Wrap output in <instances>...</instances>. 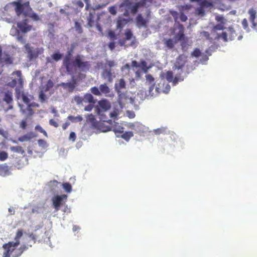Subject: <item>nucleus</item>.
<instances>
[{
  "label": "nucleus",
  "mask_w": 257,
  "mask_h": 257,
  "mask_svg": "<svg viewBox=\"0 0 257 257\" xmlns=\"http://www.w3.org/2000/svg\"><path fill=\"white\" fill-rule=\"evenodd\" d=\"M75 47V45L72 44L70 47L68 48L63 60V65L65 67L67 73H71L74 70H79L80 72H86L89 69V63L84 61V56L80 54H77L73 57Z\"/></svg>",
  "instance_id": "f257e3e1"
},
{
  "label": "nucleus",
  "mask_w": 257,
  "mask_h": 257,
  "mask_svg": "<svg viewBox=\"0 0 257 257\" xmlns=\"http://www.w3.org/2000/svg\"><path fill=\"white\" fill-rule=\"evenodd\" d=\"M12 5L15 7V11L18 16L23 14L26 16H29L35 21L40 20L39 16L30 7L29 2L22 3V1L19 0L13 2Z\"/></svg>",
  "instance_id": "f03ea898"
},
{
  "label": "nucleus",
  "mask_w": 257,
  "mask_h": 257,
  "mask_svg": "<svg viewBox=\"0 0 257 257\" xmlns=\"http://www.w3.org/2000/svg\"><path fill=\"white\" fill-rule=\"evenodd\" d=\"M117 94V103L119 104L120 105H121L124 107L126 104L130 103L131 104L134 105V108L136 110L139 109V107L137 104L138 99L136 98V97L133 98L132 97H130L127 91L121 92Z\"/></svg>",
  "instance_id": "7ed1b4c3"
},
{
  "label": "nucleus",
  "mask_w": 257,
  "mask_h": 257,
  "mask_svg": "<svg viewBox=\"0 0 257 257\" xmlns=\"http://www.w3.org/2000/svg\"><path fill=\"white\" fill-rule=\"evenodd\" d=\"M80 72L79 70H74L71 73H67L71 75V81L68 82H61L59 85L62 86L64 89L67 90L69 92H72L77 86V79L75 76V74Z\"/></svg>",
  "instance_id": "20e7f679"
},
{
  "label": "nucleus",
  "mask_w": 257,
  "mask_h": 257,
  "mask_svg": "<svg viewBox=\"0 0 257 257\" xmlns=\"http://www.w3.org/2000/svg\"><path fill=\"white\" fill-rule=\"evenodd\" d=\"M91 92L96 96H101L104 94L106 97H112L113 96L110 94L111 89L106 83L101 84L98 87L93 86L90 89Z\"/></svg>",
  "instance_id": "39448f33"
},
{
  "label": "nucleus",
  "mask_w": 257,
  "mask_h": 257,
  "mask_svg": "<svg viewBox=\"0 0 257 257\" xmlns=\"http://www.w3.org/2000/svg\"><path fill=\"white\" fill-rule=\"evenodd\" d=\"M25 52L28 55V58L30 61H32L38 57L43 52L42 49L39 48H34L31 46L29 44H26L24 46Z\"/></svg>",
  "instance_id": "423d86ee"
},
{
  "label": "nucleus",
  "mask_w": 257,
  "mask_h": 257,
  "mask_svg": "<svg viewBox=\"0 0 257 257\" xmlns=\"http://www.w3.org/2000/svg\"><path fill=\"white\" fill-rule=\"evenodd\" d=\"M20 241H10L8 243H5L3 247L5 249L3 253V257H10V254L20 244Z\"/></svg>",
  "instance_id": "0eeeda50"
},
{
  "label": "nucleus",
  "mask_w": 257,
  "mask_h": 257,
  "mask_svg": "<svg viewBox=\"0 0 257 257\" xmlns=\"http://www.w3.org/2000/svg\"><path fill=\"white\" fill-rule=\"evenodd\" d=\"M120 8L125 7L127 8L133 15L136 14L140 7L137 3H134L130 0H123L119 5Z\"/></svg>",
  "instance_id": "6e6552de"
},
{
  "label": "nucleus",
  "mask_w": 257,
  "mask_h": 257,
  "mask_svg": "<svg viewBox=\"0 0 257 257\" xmlns=\"http://www.w3.org/2000/svg\"><path fill=\"white\" fill-rule=\"evenodd\" d=\"M66 195H54L51 199L52 202V205L57 211L60 209V208L64 203V200L67 199Z\"/></svg>",
  "instance_id": "1a4fd4ad"
},
{
  "label": "nucleus",
  "mask_w": 257,
  "mask_h": 257,
  "mask_svg": "<svg viewBox=\"0 0 257 257\" xmlns=\"http://www.w3.org/2000/svg\"><path fill=\"white\" fill-rule=\"evenodd\" d=\"M132 66L133 68H141L142 72L144 73H147L151 68V67H148L147 63L144 60H141L140 62L136 60H133L132 62Z\"/></svg>",
  "instance_id": "9d476101"
},
{
  "label": "nucleus",
  "mask_w": 257,
  "mask_h": 257,
  "mask_svg": "<svg viewBox=\"0 0 257 257\" xmlns=\"http://www.w3.org/2000/svg\"><path fill=\"white\" fill-rule=\"evenodd\" d=\"M114 89L117 94L127 91L128 88L124 79L121 78L115 83Z\"/></svg>",
  "instance_id": "9b49d317"
},
{
  "label": "nucleus",
  "mask_w": 257,
  "mask_h": 257,
  "mask_svg": "<svg viewBox=\"0 0 257 257\" xmlns=\"http://www.w3.org/2000/svg\"><path fill=\"white\" fill-rule=\"evenodd\" d=\"M17 27L19 28L18 31H21L23 33H26L31 31L32 26L28 25V20H24L23 22L17 23Z\"/></svg>",
  "instance_id": "f8f14e48"
},
{
  "label": "nucleus",
  "mask_w": 257,
  "mask_h": 257,
  "mask_svg": "<svg viewBox=\"0 0 257 257\" xmlns=\"http://www.w3.org/2000/svg\"><path fill=\"white\" fill-rule=\"evenodd\" d=\"M152 97V95L150 96L147 94V92L145 90L141 89L139 91L137 97H136V98L138 99L137 104L139 105L141 103V102H142L145 99H149Z\"/></svg>",
  "instance_id": "ddd939ff"
},
{
  "label": "nucleus",
  "mask_w": 257,
  "mask_h": 257,
  "mask_svg": "<svg viewBox=\"0 0 257 257\" xmlns=\"http://www.w3.org/2000/svg\"><path fill=\"white\" fill-rule=\"evenodd\" d=\"M133 38V34L132 31L129 29H126L124 32V38L119 40L118 41V44L120 46H125L126 41L131 40Z\"/></svg>",
  "instance_id": "4468645a"
},
{
  "label": "nucleus",
  "mask_w": 257,
  "mask_h": 257,
  "mask_svg": "<svg viewBox=\"0 0 257 257\" xmlns=\"http://www.w3.org/2000/svg\"><path fill=\"white\" fill-rule=\"evenodd\" d=\"M123 108V106L120 105L117 102L114 103L113 110L109 113L110 117L113 118H116Z\"/></svg>",
  "instance_id": "2eb2a0df"
},
{
  "label": "nucleus",
  "mask_w": 257,
  "mask_h": 257,
  "mask_svg": "<svg viewBox=\"0 0 257 257\" xmlns=\"http://www.w3.org/2000/svg\"><path fill=\"white\" fill-rule=\"evenodd\" d=\"M98 105L102 109V110H103L105 111L108 110L111 108L110 103L105 98H103L98 101Z\"/></svg>",
  "instance_id": "dca6fc26"
},
{
  "label": "nucleus",
  "mask_w": 257,
  "mask_h": 257,
  "mask_svg": "<svg viewBox=\"0 0 257 257\" xmlns=\"http://www.w3.org/2000/svg\"><path fill=\"white\" fill-rule=\"evenodd\" d=\"M102 77L106 79L109 83H111L113 80L112 73L110 69H105L101 73Z\"/></svg>",
  "instance_id": "f3484780"
},
{
  "label": "nucleus",
  "mask_w": 257,
  "mask_h": 257,
  "mask_svg": "<svg viewBox=\"0 0 257 257\" xmlns=\"http://www.w3.org/2000/svg\"><path fill=\"white\" fill-rule=\"evenodd\" d=\"M36 135L33 132H30L27 134L19 137L18 140L21 142L30 141L31 139L35 138Z\"/></svg>",
  "instance_id": "a211bd4d"
},
{
  "label": "nucleus",
  "mask_w": 257,
  "mask_h": 257,
  "mask_svg": "<svg viewBox=\"0 0 257 257\" xmlns=\"http://www.w3.org/2000/svg\"><path fill=\"white\" fill-rule=\"evenodd\" d=\"M160 78L161 80L160 82L158 83V85L156 86L155 90L158 93H160L161 90H163V87L165 84V73H161L160 74Z\"/></svg>",
  "instance_id": "6ab92c4d"
},
{
  "label": "nucleus",
  "mask_w": 257,
  "mask_h": 257,
  "mask_svg": "<svg viewBox=\"0 0 257 257\" xmlns=\"http://www.w3.org/2000/svg\"><path fill=\"white\" fill-rule=\"evenodd\" d=\"M165 78L170 82H172L173 85H175L177 83V77H173V73L171 71H168L165 74Z\"/></svg>",
  "instance_id": "aec40b11"
},
{
  "label": "nucleus",
  "mask_w": 257,
  "mask_h": 257,
  "mask_svg": "<svg viewBox=\"0 0 257 257\" xmlns=\"http://www.w3.org/2000/svg\"><path fill=\"white\" fill-rule=\"evenodd\" d=\"M126 125L128 128L137 132L141 131L143 128L142 125L138 122L127 123Z\"/></svg>",
  "instance_id": "412c9836"
},
{
  "label": "nucleus",
  "mask_w": 257,
  "mask_h": 257,
  "mask_svg": "<svg viewBox=\"0 0 257 257\" xmlns=\"http://www.w3.org/2000/svg\"><path fill=\"white\" fill-rule=\"evenodd\" d=\"M83 101L84 102H88L92 104H94L96 102V99H95L94 97L90 93H86L85 94Z\"/></svg>",
  "instance_id": "4be33fe9"
},
{
  "label": "nucleus",
  "mask_w": 257,
  "mask_h": 257,
  "mask_svg": "<svg viewBox=\"0 0 257 257\" xmlns=\"http://www.w3.org/2000/svg\"><path fill=\"white\" fill-rule=\"evenodd\" d=\"M29 248L28 245L26 244H23L21 245L17 251L15 252V254L13 255V257H19L21 255L23 252Z\"/></svg>",
  "instance_id": "5701e85b"
},
{
  "label": "nucleus",
  "mask_w": 257,
  "mask_h": 257,
  "mask_svg": "<svg viewBox=\"0 0 257 257\" xmlns=\"http://www.w3.org/2000/svg\"><path fill=\"white\" fill-rule=\"evenodd\" d=\"M127 23L128 21L126 19L121 17H118L116 23L117 29H122Z\"/></svg>",
  "instance_id": "b1692460"
},
{
  "label": "nucleus",
  "mask_w": 257,
  "mask_h": 257,
  "mask_svg": "<svg viewBox=\"0 0 257 257\" xmlns=\"http://www.w3.org/2000/svg\"><path fill=\"white\" fill-rule=\"evenodd\" d=\"M0 61L2 62H5L8 64H11L13 62L11 57L8 54H6L3 57L2 56L0 59Z\"/></svg>",
  "instance_id": "393cba45"
},
{
  "label": "nucleus",
  "mask_w": 257,
  "mask_h": 257,
  "mask_svg": "<svg viewBox=\"0 0 257 257\" xmlns=\"http://www.w3.org/2000/svg\"><path fill=\"white\" fill-rule=\"evenodd\" d=\"M4 101L8 104L11 103L13 101L12 93L9 91L6 92L4 95Z\"/></svg>",
  "instance_id": "a878e982"
},
{
  "label": "nucleus",
  "mask_w": 257,
  "mask_h": 257,
  "mask_svg": "<svg viewBox=\"0 0 257 257\" xmlns=\"http://www.w3.org/2000/svg\"><path fill=\"white\" fill-rule=\"evenodd\" d=\"M136 21L137 23L142 27H145L147 24V21L143 17L142 15H139L137 18Z\"/></svg>",
  "instance_id": "bb28decb"
},
{
  "label": "nucleus",
  "mask_w": 257,
  "mask_h": 257,
  "mask_svg": "<svg viewBox=\"0 0 257 257\" xmlns=\"http://www.w3.org/2000/svg\"><path fill=\"white\" fill-rule=\"evenodd\" d=\"M9 172L8 166L5 164L0 165V175L1 176H6Z\"/></svg>",
  "instance_id": "cd10ccee"
},
{
  "label": "nucleus",
  "mask_w": 257,
  "mask_h": 257,
  "mask_svg": "<svg viewBox=\"0 0 257 257\" xmlns=\"http://www.w3.org/2000/svg\"><path fill=\"white\" fill-rule=\"evenodd\" d=\"M134 136L132 132H125V133H122L119 137H121L126 141H128L131 137Z\"/></svg>",
  "instance_id": "c85d7f7f"
},
{
  "label": "nucleus",
  "mask_w": 257,
  "mask_h": 257,
  "mask_svg": "<svg viewBox=\"0 0 257 257\" xmlns=\"http://www.w3.org/2000/svg\"><path fill=\"white\" fill-rule=\"evenodd\" d=\"M63 55L60 52H54L52 55L51 57L55 61H58L62 59Z\"/></svg>",
  "instance_id": "c756f323"
},
{
  "label": "nucleus",
  "mask_w": 257,
  "mask_h": 257,
  "mask_svg": "<svg viewBox=\"0 0 257 257\" xmlns=\"http://www.w3.org/2000/svg\"><path fill=\"white\" fill-rule=\"evenodd\" d=\"M107 37L111 41H114L117 39V36L115 33L111 30H108L107 31Z\"/></svg>",
  "instance_id": "7c9ffc66"
},
{
  "label": "nucleus",
  "mask_w": 257,
  "mask_h": 257,
  "mask_svg": "<svg viewBox=\"0 0 257 257\" xmlns=\"http://www.w3.org/2000/svg\"><path fill=\"white\" fill-rule=\"evenodd\" d=\"M10 149L13 152L18 153H20L22 155H24L25 154V151L21 147L12 146L10 148Z\"/></svg>",
  "instance_id": "2f4dec72"
},
{
  "label": "nucleus",
  "mask_w": 257,
  "mask_h": 257,
  "mask_svg": "<svg viewBox=\"0 0 257 257\" xmlns=\"http://www.w3.org/2000/svg\"><path fill=\"white\" fill-rule=\"evenodd\" d=\"M68 119L73 122H78L81 121L83 119V118L80 115H78L77 116L69 115L68 117Z\"/></svg>",
  "instance_id": "473e14b6"
},
{
  "label": "nucleus",
  "mask_w": 257,
  "mask_h": 257,
  "mask_svg": "<svg viewBox=\"0 0 257 257\" xmlns=\"http://www.w3.org/2000/svg\"><path fill=\"white\" fill-rule=\"evenodd\" d=\"M113 132L116 136V137H119V136L117 134H122L123 133V127L121 126H116L113 129Z\"/></svg>",
  "instance_id": "72a5a7b5"
},
{
  "label": "nucleus",
  "mask_w": 257,
  "mask_h": 257,
  "mask_svg": "<svg viewBox=\"0 0 257 257\" xmlns=\"http://www.w3.org/2000/svg\"><path fill=\"white\" fill-rule=\"evenodd\" d=\"M109 1L107 0L106 1V2L105 3H103L101 4H98V5H96L94 6L93 7L92 9L94 11L100 10L101 9H102V8H104L105 7H106V6L107 5H108L109 4Z\"/></svg>",
  "instance_id": "f704fd0d"
},
{
  "label": "nucleus",
  "mask_w": 257,
  "mask_h": 257,
  "mask_svg": "<svg viewBox=\"0 0 257 257\" xmlns=\"http://www.w3.org/2000/svg\"><path fill=\"white\" fill-rule=\"evenodd\" d=\"M63 188L67 193H70L72 191V186L69 183H64L62 184Z\"/></svg>",
  "instance_id": "c9c22d12"
},
{
  "label": "nucleus",
  "mask_w": 257,
  "mask_h": 257,
  "mask_svg": "<svg viewBox=\"0 0 257 257\" xmlns=\"http://www.w3.org/2000/svg\"><path fill=\"white\" fill-rule=\"evenodd\" d=\"M54 85V83L53 82V81L49 79L47 82V84H46V86H45V92H47L51 88L53 87Z\"/></svg>",
  "instance_id": "e433bc0d"
},
{
  "label": "nucleus",
  "mask_w": 257,
  "mask_h": 257,
  "mask_svg": "<svg viewBox=\"0 0 257 257\" xmlns=\"http://www.w3.org/2000/svg\"><path fill=\"white\" fill-rule=\"evenodd\" d=\"M17 40L20 42L21 44H26V40L24 39L23 36L20 34V32L17 31Z\"/></svg>",
  "instance_id": "4c0bfd02"
},
{
  "label": "nucleus",
  "mask_w": 257,
  "mask_h": 257,
  "mask_svg": "<svg viewBox=\"0 0 257 257\" xmlns=\"http://www.w3.org/2000/svg\"><path fill=\"white\" fill-rule=\"evenodd\" d=\"M23 231L22 229H19L18 230L16 235L15 237V241H20V238L23 236Z\"/></svg>",
  "instance_id": "58836bf2"
},
{
  "label": "nucleus",
  "mask_w": 257,
  "mask_h": 257,
  "mask_svg": "<svg viewBox=\"0 0 257 257\" xmlns=\"http://www.w3.org/2000/svg\"><path fill=\"white\" fill-rule=\"evenodd\" d=\"M58 184H59V183L57 181L54 180L49 183V186L51 188L52 191H55V188Z\"/></svg>",
  "instance_id": "ea45409f"
},
{
  "label": "nucleus",
  "mask_w": 257,
  "mask_h": 257,
  "mask_svg": "<svg viewBox=\"0 0 257 257\" xmlns=\"http://www.w3.org/2000/svg\"><path fill=\"white\" fill-rule=\"evenodd\" d=\"M166 131V128L165 127H161L157 129H155L154 130V133L156 135H160L162 134H164Z\"/></svg>",
  "instance_id": "a19ab883"
},
{
  "label": "nucleus",
  "mask_w": 257,
  "mask_h": 257,
  "mask_svg": "<svg viewBox=\"0 0 257 257\" xmlns=\"http://www.w3.org/2000/svg\"><path fill=\"white\" fill-rule=\"evenodd\" d=\"M165 43L166 46L169 49L172 48L174 46L173 41L171 39L166 40Z\"/></svg>",
  "instance_id": "79ce46f5"
},
{
  "label": "nucleus",
  "mask_w": 257,
  "mask_h": 257,
  "mask_svg": "<svg viewBox=\"0 0 257 257\" xmlns=\"http://www.w3.org/2000/svg\"><path fill=\"white\" fill-rule=\"evenodd\" d=\"M22 98L23 101L25 104H27L30 103V99L28 98L27 95L24 92H23L22 94Z\"/></svg>",
  "instance_id": "37998d69"
},
{
  "label": "nucleus",
  "mask_w": 257,
  "mask_h": 257,
  "mask_svg": "<svg viewBox=\"0 0 257 257\" xmlns=\"http://www.w3.org/2000/svg\"><path fill=\"white\" fill-rule=\"evenodd\" d=\"M95 113L99 116L104 114V112H105V111L102 110V109L98 106V105L95 108Z\"/></svg>",
  "instance_id": "c03bdc74"
},
{
  "label": "nucleus",
  "mask_w": 257,
  "mask_h": 257,
  "mask_svg": "<svg viewBox=\"0 0 257 257\" xmlns=\"http://www.w3.org/2000/svg\"><path fill=\"white\" fill-rule=\"evenodd\" d=\"M39 98L42 102H44L46 99V96L43 91H41L39 94Z\"/></svg>",
  "instance_id": "a18cd8bd"
},
{
  "label": "nucleus",
  "mask_w": 257,
  "mask_h": 257,
  "mask_svg": "<svg viewBox=\"0 0 257 257\" xmlns=\"http://www.w3.org/2000/svg\"><path fill=\"white\" fill-rule=\"evenodd\" d=\"M109 12L113 16L116 15L117 12L116 8L114 6L109 7L108 8Z\"/></svg>",
  "instance_id": "49530a36"
},
{
  "label": "nucleus",
  "mask_w": 257,
  "mask_h": 257,
  "mask_svg": "<svg viewBox=\"0 0 257 257\" xmlns=\"http://www.w3.org/2000/svg\"><path fill=\"white\" fill-rule=\"evenodd\" d=\"M8 154L5 151L0 152V160L4 161L8 158Z\"/></svg>",
  "instance_id": "de8ad7c7"
},
{
  "label": "nucleus",
  "mask_w": 257,
  "mask_h": 257,
  "mask_svg": "<svg viewBox=\"0 0 257 257\" xmlns=\"http://www.w3.org/2000/svg\"><path fill=\"white\" fill-rule=\"evenodd\" d=\"M49 36L50 37H52L54 36V26L52 24H50L49 25Z\"/></svg>",
  "instance_id": "09e8293b"
},
{
  "label": "nucleus",
  "mask_w": 257,
  "mask_h": 257,
  "mask_svg": "<svg viewBox=\"0 0 257 257\" xmlns=\"http://www.w3.org/2000/svg\"><path fill=\"white\" fill-rule=\"evenodd\" d=\"M147 81L149 83V84H153L154 78L151 74H147L146 76Z\"/></svg>",
  "instance_id": "8fccbe9b"
},
{
  "label": "nucleus",
  "mask_w": 257,
  "mask_h": 257,
  "mask_svg": "<svg viewBox=\"0 0 257 257\" xmlns=\"http://www.w3.org/2000/svg\"><path fill=\"white\" fill-rule=\"evenodd\" d=\"M75 28L79 33H81L82 32V29L81 27V25L77 22H75Z\"/></svg>",
  "instance_id": "3c124183"
},
{
  "label": "nucleus",
  "mask_w": 257,
  "mask_h": 257,
  "mask_svg": "<svg viewBox=\"0 0 257 257\" xmlns=\"http://www.w3.org/2000/svg\"><path fill=\"white\" fill-rule=\"evenodd\" d=\"M38 143L40 147H42L43 148H46L47 147L46 142L44 140H39Z\"/></svg>",
  "instance_id": "603ef678"
},
{
  "label": "nucleus",
  "mask_w": 257,
  "mask_h": 257,
  "mask_svg": "<svg viewBox=\"0 0 257 257\" xmlns=\"http://www.w3.org/2000/svg\"><path fill=\"white\" fill-rule=\"evenodd\" d=\"M126 115L130 118H133L135 116V113L134 111L131 110H127L126 111Z\"/></svg>",
  "instance_id": "864d4df0"
},
{
  "label": "nucleus",
  "mask_w": 257,
  "mask_h": 257,
  "mask_svg": "<svg viewBox=\"0 0 257 257\" xmlns=\"http://www.w3.org/2000/svg\"><path fill=\"white\" fill-rule=\"evenodd\" d=\"M74 100L78 104H80V103H82V101H83V99H82V97L78 95H75L74 96Z\"/></svg>",
  "instance_id": "5fc2aeb1"
},
{
  "label": "nucleus",
  "mask_w": 257,
  "mask_h": 257,
  "mask_svg": "<svg viewBox=\"0 0 257 257\" xmlns=\"http://www.w3.org/2000/svg\"><path fill=\"white\" fill-rule=\"evenodd\" d=\"M115 44H116V42L114 41H112L111 42H110L108 44V48L111 51L113 50L115 48Z\"/></svg>",
  "instance_id": "6e6d98bb"
},
{
  "label": "nucleus",
  "mask_w": 257,
  "mask_h": 257,
  "mask_svg": "<svg viewBox=\"0 0 257 257\" xmlns=\"http://www.w3.org/2000/svg\"><path fill=\"white\" fill-rule=\"evenodd\" d=\"M151 1V0H141L139 2H137V4H138L139 7L140 8V7H144L146 5V3L147 2H150Z\"/></svg>",
  "instance_id": "4d7b16f0"
},
{
  "label": "nucleus",
  "mask_w": 257,
  "mask_h": 257,
  "mask_svg": "<svg viewBox=\"0 0 257 257\" xmlns=\"http://www.w3.org/2000/svg\"><path fill=\"white\" fill-rule=\"evenodd\" d=\"M76 136V134L74 132H71L69 135V140L74 142L75 141Z\"/></svg>",
  "instance_id": "13d9d810"
},
{
  "label": "nucleus",
  "mask_w": 257,
  "mask_h": 257,
  "mask_svg": "<svg viewBox=\"0 0 257 257\" xmlns=\"http://www.w3.org/2000/svg\"><path fill=\"white\" fill-rule=\"evenodd\" d=\"M0 135L2 136L6 139H7L8 137V133L4 131L3 128H0Z\"/></svg>",
  "instance_id": "bf43d9fd"
},
{
  "label": "nucleus",
  "mask_w": 257,
  "mask_h": 257,
  "mask_svg": "<svg viewBox=\"0 0 257 257\" xmlns=\"http://www.w3.org/2000/svg\"><path fill=\"white\" fill-rule=\"evenodd\" d=\"M106 63L110 69L115 65V62L114 61L106 60Z\"/></svg>",
  "instance_id": "052dcab7"
},
{
  "label": "nucleus",
  "mask_w": 257,
  "mask_h": 257,
  "mask_svg": "<svg viewBox=\"0 0 257 257\" xmlns=\"http://www.w3.org/2000/svg\"><path fill=\"white\" fill-rule=\"evenodd\" d=\"M17 83V80L16 79H14L12 81L8 83V85L11 87H14L16 85Z\"/></svg>",
  "instance_id": "680f3d73"
},
{
  "label": "nucleus",
  "mask_w": 257,
  "mask_h": 257,
  "mask_svg": "<svg viewBox=\"0 0 257 257\" xmlns=\"http://www.w3.org/2000/svg\"><path fill=\"white\" fill-rule=\"evenodd\" d=\"M87 120L92 122L95 120L94 115L93 114H88L87 115Z\"/></svg>",
  "instance_id": "e2e57ef3"
},
{
  "label": "nucleus",
  "mask_w": 257,
  "mask_h": 257,
  "mask_svg": "<svg viewBox=\"0 0 257 257\" xmlns=\"http://www.w3.org/2000/svg\"><path fill=\"white\" fill-rule=\"evenodd\" d=\"M171 88L170 85L168 84H167L165 86V89L162 90V91L166 94H167L170 91Z\"/></svg>",
  "instance_id": "0e129e2a"
},
{
  "label": "nucleus",
  "mask_w": 257,
  "mask_h": 257,
  "mask_svg": "<svg viewBox=\"0 0 257 257\" xmlns=\"http://www.w3.org/2000/svg\"><path fill=\"white\" fill-rule=\"evenodd\" d=\"M49 123L50 125L54 126L55 127H57L59 126L58 123L55 121L53 119H51L49 120Z\"/></svg>",
  "instance_id": "69168bd1"
},
{
  "label": "nucleus",
  "mask_w": 257,
  "mask_h": 257,
  "mask_svg": "<svg viewBox=\"0 0 257 257\" xmlns=\"http://www.w3.org/2000/svg\"><path fill=\"white\" fill-rule=\"evenodd\" d=\"M27 123L26 120H23L20 124V126L23 129H25L27 127Z\"/></svg>",
  "instance_id": "338daca9"
},
{
  "label": "nucleus",
  "mask_w": 257,
  "mask_h": 257,
  "mask_svg": "<svg viewBox=\"0 0 257 257\" xmlns=\"http://www.w3.org/2000/svg\"><path fill=\"white\" fill-rule=\"evenodd\" d=\"M93 108V105L91 104L86 106L84 108V110L86 111H91Z\"/></svg>",
  "instance_id": "774afa93"
}]
</instances>
